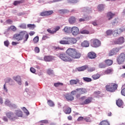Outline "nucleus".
I'll list each match as a JSON object with an SVG mask.
<instances>
[{"label":"nucleus","mask_w":125,"mask_h":125,"mask_svg":"<svg viewBox=\"0 0 125 125\" xmlns=\"http://www.w3.org/2000/svg\"><path fill=\"white\" fill-rule=\"evenodd\" d=\"M66 54L63 53L59 55L60 59L64 62H71V61H73V59H73H79L82 56V54L77 51L76 49L69 48L66 50Z\"/></svg>","instance_id":"obj_1"},{"label":"nucleus","mask_w":125,"mask_h":125,"mask_svg":"<svg viewBox=\"0 0 125 125\" xmlns=\"http://www.w3.org/2000/svg\"><path fill=\"white\" fill-rule=\"evenodd\" d=\"M13 38L15 40L18 41V42L23 40L22 42L23 43H25L28 41V39H29V34L26 31H22L18 34H15Z\"/></svg>","instance_id":"obj_2"},{"label":"nucleus","mask_w":125,"mask_h":125,"mask_svg":"<svg viewBox=\"0 0 125 125\" xmlns=\"http://www.w3.org/2000/svg\"><path fill=\"white\" fill-rule=\"evenodd\" d=\"M106 90L107 91H110V92H114L115 90L118 88V84L115 83H111V85H107L105 86Z\"/></svg>","instance_id":"obj_3"},{"label":"nucleus","mask_w":125,"mask_h":125,"mask_svg":"<svg viewBox=\"0 0 125 125\" xmlns=\"http://www.w3.org/2000/svg\"><path fill=\"white\" fill-rule=\"evenodd\" d=\"M125 31V28L123 27L118 28L114 31H112V35L114 37H119L123 32Z\"/></svg>","instance_id":"obj_4"},{"label":"nucleus","mask_w":125,"mask_h":125,"mask_svg":"<svg viewBox=\"0 0 125 125\" xmlns=\"http://www.w3.org/2000/svg\"><path fill=\"white\" fill-rule=\"evenodd\" d=\"M125 53H121L117 58V62L118 64H123L125 62Z\"/></svg>","instance_id":"obj_5"},{"label":"nucleus","mask_w":125,"mask_h":125,"mask_svg":"<svg viewBox=\"0 0 125 125\" xmlns=\"http://www.w3.org/2000/svg\"><path fill=\"white\" fill-rule=\"evenodd\" d=\"M70 33L74 37H77L80 34V29L78 27L73 26L71 27Z\"/></svg>","instance_id":"obj_6"},{"label":"nucleus","mask_w":125,"mask_h":125,"mask_svg":"<svg viewBox=\"0 0 125 125\" xmlns=\"http://www.w3.org/2000/svg\"><path fill=\"white\" fill-rule=\"evenodd\" d=\"M90 42L94 47H98L101 45V42L98 39H92Z\"/></svg>","instance_id":"obj_7"},{"label":"nucleus","mask_w":125,"mask_h":125,"mask_svg":"<svg viewBox=\"0 0 125 125\" xmlns=\"http://www.w3.org/2000/svg\"><path fill=\"white\" fill-rule=\"evenodd\" d=\"M63 40H67L68 44H75L78 41L74 38H63Z\"/></svg>","instance_id":"obj_8"},{"label":"nucleus","mask_w":125,"mask_h":125,"mask_svg":"<svg viewBox=\"0 0 125 125\" xmlns=\"http://www.w3.org/2000/svg\"><path fill=\"white\" fill-rule=\"evenodd\" d=\"M119 51H120V48H114L109 51L108 53V56L116 55Z\"/></svg>","instance_id":"obj_9"},{"label":"nucleus","mask_w":125,"mask_h":125,"mask_svg":"<svg viewBox=\"0 0 125 125\" xmlns=\"http://www.w3.org/2000/svg\"><path fill=\"white\" fill-rule=\"evenodd\" d=\"M6 116H7V118L11 121H15L16 119H17V117L15 116L14 113L12 112H7L6 113Z\"/></svg>","instance_id":"obj_10"},{"label":"nucleus","mask_w":125,"mask_h":125,"mask_svg":"<svg viewBox=\"0 0 125 125\" xmlns=\"http://www.w3.org/2000/svg\"><path fill=\"white\" fill-rule=\"evenodd\" d=\"M125 42V38L123 37L119 38L114 41L115 44H123Z\"/></svg>","instance_id":"obj_11"},{"label":"nucleus","mask_w":125,"mask_h":125,"mask_svg":"<svg viewBox=\"0 0 125 125\" xmlns=\"http://www.w3.org/2000/svg\"><path fill=\"white\" fill-rule=\"evenodd\" d=\"M56 58V57L52 56H46L44 57V60L46 62H50V61H52V60H55Z\"/></svg>","instance_id":"obj_12"},{"label":"nucleus","mask_w":125,"mask_h":125,"mask_svg":"<svg viewBox=\"0 0 125 125\" xmlns=\"http://www.w3.org/2000/svg\"><path fill=\"white\" fill-rule=\"evenodd\" d=\"M63 112L65 114H71V112H72V109L69 106L67 105H64L63 107Z\"/></svg>","instance_id":"obj_13"},{"label":"nucleus","mask_w":125,"mask_h":125,"mask_svg":"<svg viewBox=\"0 0 125 125\" xmlns=\"http://www.w3.org/2000/svg\"><path fill=\"white\" fill-rule=\"evenodd\" d=\"M92 100H93L92 97H88L83 102V104L87 105L88 104H90L92 102Z\"/></svg>","instance_id":"obj_14"},{"label":"nucleus","mask_w":125,"mask_h":125,"mask_svg":"<svg viewBox=\"0 0 125 125\" xmlns=\"http://www.w3.org/2000/svg\"><path fill=\"white\" fill-rule=\"evenodd\" d=\"M5 104L6 106H8L9 107H11V108H16V105L12 104L11 102H10L9 100H7L5 102Z\"/></svg>","instance_id":"obj_15"},{"label":"nucleus","mask_w":125,"mask_h":125,"mask_svg":"<svg viewBox=\"0 0 125 125\" xmlns=\"http://www.w3.org/2000/svg\"><path fill=\"white\" fill-rule=\"evenodd\" d=\"M13 80L16 81L17 83H18V84L21 85L22 84V83L21 82V78L19 76H15L13 78Z\"/></svg>","instance_id":"obj_16"},{"label":"nucleus","mask_w":125,"mask_h":125,"mask_svg":"<svg viewBox=\"0 0 125 125\" xmlns=\"http://www.w3.org/2000/svg\"><path fill=\"white\" fill-rule=\"evenodd\" d=\"M76 90L78 93L80 94H84V93H86L87 91H86V89L85 88H77Z\"/></svg>","instance_id":"obj_17"},{"label":"nucleus","mask_w":125,"mask_h":125,"mask_svg":"<svg viewBox=\"0 0 125 125\" xmlns=\"http://www.w3.org/2000/svg\"><path fill=\"white\" fill-rule=\"evenodd\" d=\"M65 98L68 101H73V100H74V96H73V95H72L71 94L69 93H67L65 95Z\"/></svg>","instance_id":"obj_18"},{"label":"nucleus","mask_w":125,"mask_h":125,"mask_svg":"<svg viewBox=\"0 0 125 125\" xmlns=\"http://www.w3.org/2000/svg\"><path fill=\"white\" fill-rule=\"evenodd\" d=\"M80 83V80H71L69 81V83L70 85H74V84H78V83Z\"/></svg>","instance_id":"obj_19"},{"label":"nucleus","mask_w":125,"mask_h":125,"mask_svg":"<svg viewBox=\"0 0 125 125\" xmlns=\"http://www.w3.org/2000/svg\"><path fill=\"white\" fill-rule=\"evenodd\" d=\"M88 57L90 59H94V58H96V54L93 52H89L88 54Z\"/></svg>","instance_id":"obj_20"},{"label":"nucleus","mask_w":125,"mask_h":125,"mask_svg":"<svg viewBox=\"0 0 125 125\" xmlns=\"http://www.w3.org/2000/svg\"><path fill=\"white\" fill-rule=\"evenodd\" d=\"M90 19H91V17L84 16L83 19L81 18L79 19V21L84 22V21H87V20H90Z\"/></svg>","instance_id":"obj_21"},{"label":"nucleus","mask_w":125,"mask_h":125,"mask_svg":"<svg viewBox=\"0 0 125 125\" xmlns=\"http://www.w3.org/2000/svg\"><path fill=\"white\" fill-rule=\"evenodd\" d=\"M16 116L19 118H22L23 117V112L21 110H17L15 113Z\"/></svg>","instance_id":"obj_22"},{"label":"nucleus","mask_w":125,"mask_h":125,"mask_svg":"<svg viewBox=\"0 0 125 125\" xmlns=\"http://www.w3.org/2000/svg\"><path fill=\"white\" fill-rule=\"evenodd\" d=\"M71 28H72L70 27L65 26L62 31L64 32V33H66V34H70V33H71Z\"/></svg>","instance_id":"obj_23"},{"label":"nucleus","mask_w":125,"mask_h":125,"mask_svg":"<svg viewBox=\"0 0 125 125\" xmlns=\"http://www.w3.org/2000/svg\"><path fill=\"white\" fill-rule=\"evenodd\" d=\"M87 68V65H84L80 67H78L77 69L78 72H83V71H84V70H86Z\"/></svg>","instance_id":"obj_24"},{"label":"nucleus","mask_w":125,"mask_h":125,"mask_svg":"<svg viewBox=\"0 0 125 125\" xmlns=\"http://www.w3.org/2000/svg\"><path fill=\"white\" fill-rule=\"evenodd\" d=\"M81 45L83 47H88L89 46V42L87 41H84L82 43Z\"/></svg>","instance_id":"obj_25"},{"label":"nucleus","mask_w":125,"mask_h":125,"mask_svg":"<svg viewBox=\"0 0 125 125\" xmlns=\"http://www.w3.org/2000/svg\"><path fill=\"white\" fill-rule=\"evenodd\" d=\"M115 16V14H113L112 12H109L107 14V18L108 20H111Z\"/></svg>","instance_id":"obj_26"},{"label":"nucleus","mask_w":125,"mask_h":125,"mask_svg":"<svg viewBox=\"0 0 125 125\" xmlns=\"http://www.w3.org/2000/svg\"><path fill=\"white\" fill-rule=\"evenodd\" d=\"M104 8H105V5L103 4H101L99 5L98 6V10L99 11H103Z\"/></svg>","instance_id":"obj_27"},{"label":"nucleus","mask_w":125,"mask_h":125,"mask_svg":"<svg viewBox=\"0 0 125 125\" xmlns=\"http://www.w3.org/2000/svg\"><path fill=\"white\" fill-rule=\"evenodd\" d=\"M123 104H124V102H123L122 100L119 99L116 101V105H117L118 107H122Z\"/></svg>","instance_id":"obj_28"},{"label":"nucleus","mask_w":125,"mask_h":125,"mask_svg":"<svg viewBox=\"0 0 125 125\" xmlns=\"http://www.w3.org/2000/svg\"><path fill=\"white\" fill-rule=\"evenodd\" d=\"M69 22L70 24H74L76 22V18L74 17H71L69 19Z\"/></svg>","instance_id":"obj_29"},{"label":"nucleus","mask_w":125,"mask_h":125,"mask_svg":"<svg viewBox=\"0 0 125 125\" xmlns=\"http://www.w3.org/2000/svg\"><path fill=\"white\" fill-rule=\"evenodd\" d=\"M104 62L107 66H111L113 64V61L111 60H106Z\"/></svg>","instance_id":"obj_30"},{"label":"nucleus","mask_w":125,"mask_h":125,"mask_svg":"<svg viewBox=\"0 0 125 125\" xmlns=\"http://www.w3.org/2000/svg\"><path fill=\"white\" fill-rule=\"evenodd\" d=\"M60 43L61 44H68V40L64 39V38H63L62 40L60 41Z\"/></svg>","instance_id":"obj_31"},{"label":"nucleus","mask_w":125,"mask_h":125,"mask_svg":"<svg viewBox=\"0 0 125 125\" xmlns=\"http://www.w3.org/2000/svg\"><path fill=\"white\" fill-rule=\"evenodd\" d=\"M47 73L49 76H53L54 75V72H53V70H52L51 69H47Z\"/></svg>","instance_id":"obj_32"},{"label":"nucleus","mask_w":125,"mask_h":125,"mask_svg":"<svg viewBox=\"0 0 125 125\" xmlns=\"http://www.w3.org/2000/svg\"><path fill=\"white\" fill-rule=\"evenodd\" d=\"M47 103L50 107H54L55 105L54 104V102H53V101H51V100H49L47 102Z\"/></svg>","instance_id":"obj_33"},{"label":"nucleus","mask_w":125,"mask_h":125,"mask_svg":"<svg viewBox=\"0 0 125 125\" xmlns=\"http://www.w3.org/2000/svg\"><path fill=\"white\" fill-rule=\"evenodd\" d=\"M22 110L23 111L24 113L26 114V116H29V115H30V112H29V111H28V109H27L26 107H23Z\"/></svg>","instance_id":"obj_34"},{"label":"nucleus","mask_w":125,"mask_h":125,"mask_svg":"<svg viewBox=\"0 0 125 125\" xmlns=\"http://www.w3.org/2000/svg\"><path fill=\"white\" fill-rule=\"evenodd\" d=\"M58 12L61 14H63V13H67L68 11L66 9H60L58 10Z\"/></svg>","instance_id":"obj_35"},{"label":"nucleus","mask_w":125,"mask_h":125,"mask_svg":"<svg viewBox=\"0 0 125 125\" xmlns=\"http://www.w3.org/2000/svg\"><path fill=\"white\" fill-rule=\"evenodd\" d=\"M35 27H36V25L35 24H27V27L29 28V29H31V30H34Z\"/></svg>","instance_id":"obj_36"},{"label":"nucleus","mask_w":125,"mask_h":125,"mask_svg":"<svg viewBox=\"0 0 125 125\" xmlns=\"http://www.w3.org/2000/svg\"><path fill=\"white\" fill-rule=\"evenodd\" d=\"M80 34H83L84 35H87L89 34V31L87 30H83L80 31Z\"/></svg>","instance_id":"obj_37"},{"label":"nucleus","mask_w":125,"mask_h":125,"mask_svg":"<svg viewBox=\"0 0 125 125\" xmlns=\"http://www.w3.org/2000/svg\"><path fill=\"white\" fill-rule=\"evenodd\" d=\"M100 125H110V124L108 121H103L100 123Z\"/></svg>","instance_id":"obj_38"},{"label":"nucleus","mask_w":125,"mask_h":125,"mask_svg":"<svg viewBox=\"0 0 125 125\" xmlns=\"http://www.w3.org/2000/svg\"><path fill=\"white\" fill-rule=\"evenodd\" d=\"M99 68H106V67H107V65L105 64V63L102 62L99 63Z\"/></svg>","instance_id":"obj_39"},{"label":"nucleus","mask_w":125,"mask_h":125,"mask_svg":"<svg viewBox=\"0 0 125 125\" xmlns=\"http://www.w3.org/2000/svg\"><path fill=\"white\" fill-rule=\"evenodd\" d=\"M83 80L84 81V82H87L88 83L92 81L91 78H89L88 77H83Z\"/></svg>","instance_id":"obj_40"},{"label":"nucleus","mask_w":125,"mask_h":125,"mask_svg":"<svg viewBox=\"0 0 125 125\" xmlns=\"http://www.w3.org/2000/svg\"><path fill=\"white\" fill-rule=\"evenodd\" d=\"M92 78L94 80H97L100 78V75L97 74L92 76Z\"/></svg>","instance_id":"obj_41"},{"label":"nucleus","mask_w":125,"mask_h":125,"mask_svg":"<svg viewBox=\"0 0 125 125\" xmlns=\"http://www.w3.org/2000/svg\"><path fill=\"white\" fill-rule=\"evenodd\" d=\"M118 22H119V19H115L112 21V25H117L118 24Z\"/></svg>","instance_id":"obj_42"},{"label":"nucleus","mask_w":125,"mask_h":125,"mask_svg":"<svg viewBox=\"0 0 125 125\" xmlns=\"http://www.w3.org/2000/svg\"><path fill=\"white\" fill-rule=\"evenodd\" d=\"M87 70L88 72H93V71H95V68L94 67H88L87 66Z\"/></svg>","instance_id":"obj_43"},{"label":"nucleus","mask_w":125,"mask_h":125,"mask_svg":"<svg viewBox=\"0 0 125 125\" xmlns=\"http://www.w3.org/2000/svg\"><path fill=\"white\" fill-rule=\"evenodd\" d=\"M39 42V36H36L33 39L34 43H37Z\"/></svg>","instance_id":"obj_44"},{"label":"nucleus","mask_w":125,"mask_h":125,"mask_svg":"<svg viewBox=\"0 0 125 125\" xmlns=\"http://www.w3.org/2000/svg\"><path fill=\"white\" fill-rule=\"evenodd\" d=\"M19 27L21 29H26V28H27V26L26 24L22 23L19 26Z\"/></svg>","instance_id":"obj_45"},{"label":"nucleus","mask_w":125,"mask_h":125,"mask_svg":"<svg viewBox=\"0 0 125 125\" xmlns=\"http://www.w3.org/2000/svg\"><path fill=\"white\" fill-rule=\"evenodd\" d=\"M10 29L12 31H13V32H16V31H17V28L14 25L11 26L10 27Z\"/></svg>","instance_id":"obj_46"},{"label":"nucleus","mask_w":125,"mask_h":125,"mask_svg":"<svg viewBox=\"0 0 125 125\" xmlns=\"http://www.w3.org/2000/svg\"><path fill=\"white\" fill-rule=\"evenodd\" d=\"M47 16H49V15H51V14H53L54 12L53 10L50 11H46Z\"/></svg>","instance_id":"obj_47"},{"label":"nucleus","mask_w":125,"mask_h":125,"mask_svg":"<svg viewBox=\"0 0 125 125\" xmlns=\"http://www.w3.org/2000/svg\"><path fill=\"white\" fill-rule=\"evenodd\" d=\"M60 85H63V83H54V86H55V87H58L59 86H60Z\"/></svg>","instance_id":"obj_48"},{"label":"nucleus","mask_w":125,"mask_h":125,"mask_svg":"<svg viewBox=\"0 0 125 125\" xmlns=\"http://www.w3.org/2000/svg\"><path fill=\"white\" fill-rule=\"evenodd\" d=\"M69 3H76L78 2V0H67Z\"/></svg>","instance_id":"obj_49"},{"label":"nucleus","mask_w":125,"mask_h":125,"mask_svg":"<svg viewBox=\"0 0 125 125\" xmlns=\"http://www.w3.org/2000/svg\"><path fill=\"white\" fill-rule=\"evenodd\" d=\"M40 16H47L46 14V11H44V12H41L40 13Z\"/></svg>","instance_id":"obj_50"},{"label":"nucleus","mask_w":125,"mask_h":125,"mask_svg":"<svg viewBox=\"0 0 125 125\" xmlns=\"http://www.w3.org/2000/svg\"><path fill=\"white\" fill-rule=\"evenodd\" d=\"M91 23L93 26H96L98 25V24L97 23V21H92Z\"/></svg>","instance_id":"obj_51"},{"label":"nucleus","mask_w":125,"mask_h":125,"mask_svg":"<svg viewBox=\"0 0 125 125\" xmlns=\"http://www.w3.org/2000/svg\"><path fill=\"white\" fill-rule=\"evenodd\" d=\"M4 44L5 46L8 47V46L9 45V41H8V40L5 41L4 42Z\"/></svg>","instance_id":"obj_52"},{"label":"nucleus","mask_w":125,"mask_h":125,"mask_svg":"<svg viewBox=\"0 0 125 125\" xmlns=\"http://www.w3.org/2000/svg\"><path fill=\"white\" fill-rule=\"evenodd\" d=\"M111 34H113V31L109 30L106 31V34L107 36H110V35H111Z\"/></svg>","instance_id":"obj_53"},{"label":"nucleus","mask_w":125,"mask_h":125,"mask_svg":"<svg viewBox=\"0 0 125 125\" xmlns=\"http://www.w3.org/2000/svg\"><path fill=\"white\" fill-rule=\"evenodd\" d=\"M21 1H15L13 3L14 5H18L20 3H21Z\"/></svg>","instance_id":"obj_54"},{"label":"nucleus","mask_w":125,"mask_h":125,"mask_svg":"<svg viewBox=\"0 0 125 125\" xmlns=\"http://www.w3.org/2000/svg\"><path fill=\"white\" fill-rule=\"evenodd\" d=\"M6 22L7 24H12V23H13V21L11 20H7L6 21Z\"/></svg>","instance_id":"obj_55"},{"label":"nucleus","mask_w":125,"mask_h":125,"mask_svg":"<svg viewBox=\"0 0 125 125\" xmlns=\"http://www.w3.org/2000/svg\"><path fill=\"white\" fill-rule=\"evenodd\" d=\"M3 90L5 91V92H6V93H7L8 91V90L7 89L6 86H5V83L3 85Z\"/></svg>","instance_id":"obj_56"},{"label":"nucleus","mask_w":125,"mask_h":125,"mask_svg":"<svg viewBox=\"0 0 125 125\" xmlns=\"http://www.w3.org/2000/svg\"><path fill=\"white\" fill-rule=\"evenodd\" d=\"M35 51L36 52V53H39V52H40V48L38 47H36L35 48Z\"/></svg>","instance_id":"obj_57"},{"label":"nucleus","mask_w":125,"mask_h":125,"mask_svg":"<svg viewBox=\"0 0 125 125\" xmlns=\"http://www.w3.org/2000/svg\"><path fill=\"white\" fill-rule=\"evenodd\" d=\"M111 72H112V70H111V69H107V70H105L104 73L106 74H110V73H111Z\"/></svg>","instance_id":"obj_58"},{"label":"nucleus","mask_w":125,"mask_h":125,"mask_svg":"<svg viewBox=\"0 0 125 125\" xmlns=\"http://www.w3.org/2000/svg\"><path fill=\"white\" fill-rule=\"evenodd\" d=\"M30 72H31V73H33V74H35V73H36V69H35V68L31 67L30 68Z\"/></svg>","instance_id":"obj_59"},{"label":"nucleus","mask_w":125,"mask_h":125,"mask_svg":"<svg viewBox=\"0 0 125 125\" xmlns=\"http://www.w3.org/2000/svg\"><path fill=\"white\" fill-rule=\"evenodd\" d=\"M60 29V26H57L55 28V31H54V33H56L57 31H59Z\"/></svg>","instance_id":"obj_60"},{"label":"nucleus","mask_w":125,"mask_h":125,"mask_svg":"<svg viewBox=\"0 0 125 125\" xmlns=\"http://www.w3.org/2000/svg\"><path fill=\"white\" fill-rule=\"evenodd\" d=\"M77 89L76 90H73V91H72L71 92V94H72V95H75L77 94Z\"/></svg>","instance_id":"obj_61"},{"label":"nucleus","mask_w":125,"mask_h":125,"mask_svg":"<svg viewBox=\"0 0 125 125\" xmlns=\"http://www.w3.org/2000/svg\"><path fill=\"white\" fill-rule=\"evenodd\" d=\"M121 94L122 95H124V96H125V88L121 90Z\"/></svg>","instance_id":"obj_62"},{"label":"nucleus","mask_w":125,"mask_h":125,"mask_svg":"<svg viewBox=\"0 0 125 125\" xmlns=\"http://www.w3.org/2000/svg\"><path fill=\"white\" fill-rule=\"evenodd\" d=\"M40 123H42V124H48V121L47 120H42L40 121Z\"/></svg>","instance_id":"obj_63"},{"label":"nucleus","mask_w":125,"mask_h":125,"mask_svg":"<svg viewBox=\"0 0 125 125\" xmlns=\"http://www.w3.org/2000/svg\"><path fill=\"white\" fill-rule=\"evenodd\" d=\"M19 44V42H12V45H17V44Z\"/></svg>","instance_id":"obj_64"}]
</instances>
